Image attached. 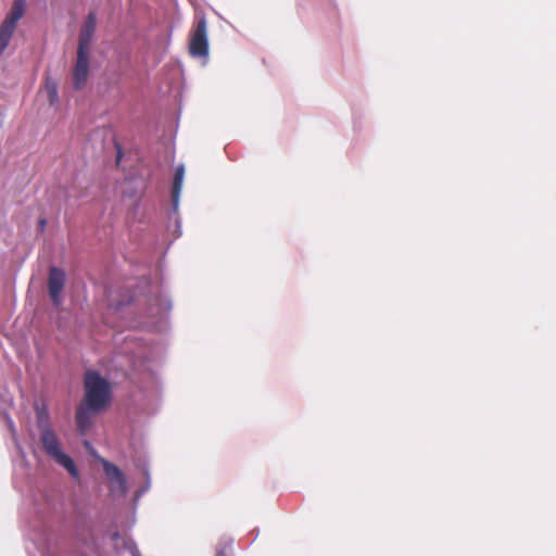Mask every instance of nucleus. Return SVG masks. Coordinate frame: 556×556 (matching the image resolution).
<instances>
[{"instance_id":"obj_14","label":"nucleus","mask_w":556,"mask_h":556,"mask_svg":"<svg viewBox=\"0 0 556 556\" xmlns=\"http://www.w3.org/2000/svg\"><path fill=\"white\" fill-rule=\"evenodd\" d=\"M36 414H37V426L39 430H42V427L49 424V413L48 409L45 406H37L36 407Z\"/></svg>"},{"instance_id":"obj_4","label":"nucleus","mask_w":556,"mask_h":556,"mask_svg":"<svg viewBox=\"0 0 556 556\" xmlns=\"http://www.w3.org/2000/svg\"><path fill=\"white\" fill-rule=\"evenodd\" d=\"M101 464L106 477L110 480V491L112 493L125 494L127 491L126 479L122 470L106 459H101Z\"/></svg>"},{"instance_id":"obj_3","label":"nucleus","mask_w":556,"mask_h":556,"mask_svg":"<svg viewBox=\"0 0 556 556\" xmlns=\"http://www.w3.org/2000/svg\"><path fill=\"white\" fill-rule=\"evenodd\" d=\"M189 53L193 58L208 55L207 24L204 15L197 18L189 42Z\"/></svg>"},{"instance_id":"obj_6","label":"nucleus","mask_w":556,"mask_h":556,"mask_svg":"<svg viewBox=\"0 0 556 556\" xmlns=\"http://www.w3.org/2000/svg\"><path fill=\"white\" fill-rule=\"evenodd\" d=\"M65 285V274L62 269L52 267L49 271L48 277V290L49 295L54 305H59L61 302V293Z\"/></svg>"},{"instance_id":"obj_12","label":"nucleus","mask_w":556,"mask_h":556,"mask_svg":"<svg viewBox=\"0 0 556 556\" xmlns=\"http://www.w3.org/2000/svg\"><path fill=\"white\" fill-rule=\"evenodd\" d=\"M25 7H26L25 0H14L7 18L17 23L24 15Z\"/></svg>"},{"instance_id":"obj_1","label":"nucleus","mask_w":556,"mask_h":556,"mask_svg":"<svg viewBox=\"0 0 556 556\" xmlns=\"http://www.w3.org/2000/svg\"><path fill=\"white\" fill-rule=\"evenodd\" d=\"M85 394L83 402L91 407L105 408L111 399V386L96 370H87L84 377Z\"/></svg>"},{"instance_id":"obj_7","label":"nucleus","mask_w":556,"mask_h":556,"mask_svg":"<svg viewBox=\"0 0 556 556\" xmlns=\"http://www.w3.org/2000/svg\"><path fill=\"white\" fill-rule=\"evenodd\" d=\"M102 409L99 407H91L81 401L76 410V425L81 434H85L93 422L96 415Z\"/></svg>"},{"instance_id":"obj_8","label":"nucleus","mask_w":556,"mask_h":556,"mask_svg":"<svg viewBox=\"0 0 556 556\" xmlns=\"http://www.w3.org/2000/svg\"><path fill=\"white\" fill-rule=\"evenodd\" d=\"M97 18L94 13H89L79 34V42L77 51L88 52L91 38L94 34Z\"/></svg>"},{"instance_id":"obj_10","label":"nucleus","mask_w":556,"mask_h":556,"mask_svg":"<svg viewBox=\"0 0 556 556\" xmlns=\"http://www.w3.org/2000/svg\"><path fill=\"white\" fill-rule=\"evenodd\" d=\"M16 22L5 17L0 26V53H2L10 43L13 33L16 28Z\"/></svg>"},{"instance_id":"obj_9","label":"nucleus","mask_w":556,"mask_h":556,"mask_svg":"<svg viewBox=\"0 0 556 556\" xmlns=\"http://www.w3.org/2000/svg\"><path fill=\"white\" fill-rule=\"evenodd\" d=\"M185 176V168L184 166H178L175 169L174 179H173V187H172V204L174 211H177L178 203H179V197L182 188V181Z\"/></svg>"},{"instance_id":"obj_13","label":"nucleus","mask_w":556,"mask_h":556,"mask_svg":"<svg viewBox=\"0 0 556 556\" xmlns=\"http://www.w3.org/2000/svg\"><path fill=\"white\" fill-rule=\"evenodd\" d=\"M232 541L228 539L220 540L215 547V556H231Z\"/></svg>"},{"instance_id":"obj_2","label":"nucleus","mask_w":556,"mask_h":556,"mask_svg":"<svg viewBox=\"0 0 556 556\" xmlns=\"http://www.w3.org/2000/svg\"><path fill=\"white\" fill-rule=\"evenodd\" d=\"M40 441L43 451L50 458L65 468L74 479L79 478V471L74 460L62 451L61 442L50 425L42 427V430L40 431Z\"/></svg>"},{"instance_id":"obj_5","label":"nucleus","mask_w":556,"mask_h":556,"mask_svg":"<svg viewBox=\"0 0 556 556\" xmlns=\"http://www.w3.org/2000/svg\"><path fill=\"white\" fill-rule=\"evenodd\" d=\"M89 76L88 52L77 51V60L73 71V85L76 90L85 87Z\"/></svg>"},{"instance_id":"obj_15","label":"nucleus","mask_w":556,"mask_h":556,"mask_svg":"<svg viewBox=\"0 0 556 556\" xmlns=\"http://www.w3.org/2000/svg\"><path fill=\"white\" fill-rule=\"evenodd\" d=\"M39 225H40V229H41V230H43V229H45V227H46V220H45V219H41V220L39 222Z\"/></svg>"},{"instance_id":"obj_11","label":"nucleus","mask_w":556,"mask_h":556,"mask_svg":"<svg viewBox=\"0 0 556 556\" xmlns=\"http://www.w3.org/2000/svg\"><path fill=\"white\" fill-rule=\"evenodd\" d=\"M45 90L47 93L50 105H55L59 102L58 83L51 77H47L45 81Z\"/></svg>"}]
</instances>
